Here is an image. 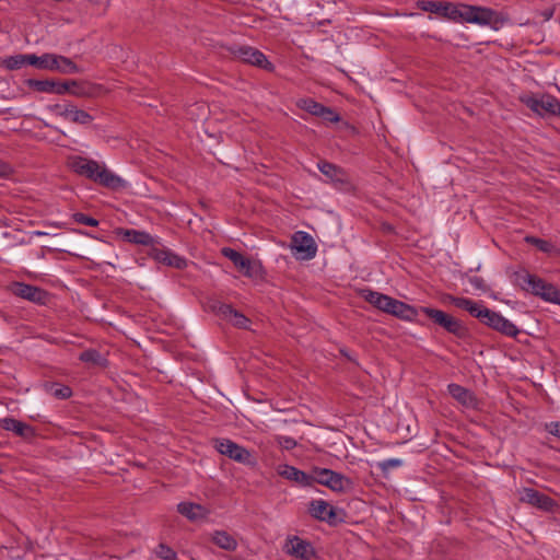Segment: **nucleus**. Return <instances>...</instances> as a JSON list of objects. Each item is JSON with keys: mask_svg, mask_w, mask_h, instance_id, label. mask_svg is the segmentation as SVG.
Segmentation results:
<instances>
[{"mask_svg": "<svg viewBox=\"0 0 560 560\" xmlns=\"http://www.w3.org/2000/svg\"><path fill=\"white\" fill-rule=\"evenodd\" d=\"M71 168L78 175L84 176L96 184L109 188L119 189L126 186L125 180L110 172L106 166L95 160L75 156L71 161Z\"/></svg>", "mask_w": 560, "mask_h": 560, "instance_id": "nucleus-1", "label": "nucleus"}, {"mask_svg": "<svg viewBox=\"0 0 560 560\" xmlns=\"http://www.w3.org/2000/svg\"><path fill=\"white\" fill-rule=\"evenodd\" d=\"M511 280L523 291L539 296L546 302L560 305V290L552 283L528 272L526 269L514 271L511 276Z\"/></svg>", "mask_w": 560, "mask_h": 560, "instance_id": "nucleus-2", "label": "nucleus"}, {"mask_svg": "<svg viewBox=\"0 0 560 560\" xmlns=\"http://www.w3.org/2000/svg\"><path fill=\"white\" fill-rule=\"evenodd\" d=\"M511 280L523 291L539 296L546 302L560 305V290L552 283L528 272L526 269L514 271L511 276Z\"/></svg>", "mask_w": 560, "mask_h": 560, "instance_id": "nucleus-3", "label": "nucleus"}, {"mask_svg": "<svg viewBox=\"0 0 560 560\" xmlns=\"http://www.w3.org/2000/svg\"><path fill=\"white\" fill-rule=\"evenodd\" d=\"M460 22L490 26L497 31L508 22V18L503 13L487 7L463 3Z\"/></svg>", "mask_w": 560, "mask_h": 560, "instance_id": "nucleus-4", "label": "nucleus"}, {"mask_svg": "<svg viewBox=\"0 0 560 560\" xmlns=\"http://www.w3.org/2000/svg\"><path fill=\"white\" fill-rule=\"evenodd\" d=\"M32 66L40 70L56 71L61 74H73L81 71L80 67L70 58L61 55L46 52L31 59Z\"/></svg>", "mask_w": 560, "mask_h": 560, "instance_id": "nucleus-5", "label": "nucleus"}, {"mask_svg": "<svg viewBox=\"0 0 560 560\" xmlns=\"http://www.w3.org/2000/svg\"><path fill=\"white\" fill-rule=\"evenodd\" d=\"M419 313L424 314L435 325L442 327L447 332L454 335L459 339H464L468 336V329L465 327L462 320L453 317L452 315L436 308L420 306Z\"/></svg>", "mask_w": 560, "mask_h": 560, "instance_id": "nucleus-6", "label": "nucleus"}, {"mask_svg": "<svg viewBox=\"0 0 560 560\" xmlns=\"http://www.w3.org/2000/svg\"><path fill=\"white\" fill-rule=\"evenodd\" d=\"M477 319L489 328L506 336L515 338L520 329L500 313L492 311L483 305L482 310L476 313Z\"/></svg>", "mask_w": 560, "mask_h": 560, "instance_id": "nucleus-7", "label": "nucleus"}, {"mask_svg": "<svg viewBox=\"0 0 560 560\" xmlns=\"http://www.w3.org/2000/svg\"><path fill=\"white\" fill-rule=\"evenodd\" d=\"M228 50L235 59L245 63L256 66L268 71H272L275 68L260 50L252 46L234 44L229 46Z\"/></svg>", "mask_w": 560, "mask_h": 560, "instance_id": "nucleus-8", "label": "nucleus"}, {"mask_svg": "<svg viewBox=\"0 0 560 560\" xmlns=\"http://www.w3.org/2000/svg\"><path fill=\"white\" fill-rule=\"evenodd\" d=\"M462 4H454L447 1H431V0H419L417 1V8L419 10L434 13L440 18L451 20L453 22H460L462 16Z\"/></svg>", "mask_w": 560, "mask_h": 560, "instance_id": "nucleus-9", "label": "nucleus"}, {"mask_svg": "<svg viewBox=\"0 0 560 560\" xmlns=\"http://www.w3.org/2000/svg\"><path fill=\"white\" fill-rule=\"evenodd\" d=\"M314 482L323 485L336 492H343L351 487L352 481L342 474L336 472L328 468H315Z\"/></svg>", "mask_w": 560, "mask_h": 560, "instance_id": "nucleus-10", "label": "nucleus"}, {"mask_svg": "<svg viewBox=\"0 0 560 560\" xmlns=\"http://www.w3.org/2000/svg\"><path fill=\"white\" fill-rule=\"evenodd\" d=\"M290 247L294 250L298 258L305 260L314 258L317 253V245L314 238L304 231H298L292 235Z\"/></svg>", "mask_w": 560, "mask_h": 560, "instance_id": "nucleus-11", "label": "nucleus"}, {"mask_svg": "<svg viewBox=\"0 0 560 560\" xmlns=\"http://www.w3.org/2000/svg\"><path fill=\"white\" fill-rule=\"evenodd\" d=\"M215 450L229 458L241 463V464H250L252 454L245 447L238 445L237 443L229 440V439H217L214 440Z\"/></svg>", "mask_w": 560, "mask_h": 560, "instance_id": "nucleus-12", "label": "nucleus"}, {"mask_svg": "<svg viewBox=\"0 0 560 560\" xmlns=\"http://www.w3.org/2000/svg\"><path fill=\"white\" fill-rule=\"evenodd\" d=\"M382 312L405 320H415L419 314V310L388 295L385 298Z\"/></svg>", "mask_w": 560, "mask_h": 560, "instance_id": "nucleus-13", "label": "nucleus"}, {"mask_svg": "<svg viewBox=\"0 0 560 560\" xmlns=\"http://www.w3.org/2000/svg\"><path fill=\"white\" fill-rule=\"evenodd\" d=\"M525 104L540 116L551 115L560 117V102L551 95H545L540 98L528 97Z\"/></svg>", "mask_w": 560, "mask_h": 560, "instance_id": "nucleus-14", "label": "nucleus"}, {"mask_svg": "<svg viewBox=\"0 0 560 560\" xmlns=\"http://www.w3.org/2000/svg\"><path fill=\"white\" fill-rule=\"evenodd\" d=\"M211 310L222 319L229 320L233 326L242 329L248 328L249 319L233 308L232 305L217 301L212 303Z\"/></svg>", "mask_w": 560, "mask_h": 560, "instance_id": "nucleus-15", "label": "nucleus"}, {"mask_svg": "<svg viewBox=\"0 0 560 560\" xmlns=\"http://www.w3.org/2000/svg\"><path fill=\"white\" fill-rule=\"evenodd\" d=\"M520 501L546 512L552 511L557 505L552 498L533 488H523L520 491Z\"/></svg>", "mask_w": 560, "mask_h": 560, "instance_id": "nucleus-16", "label": "nucleus"}, {"mask_svg": "<svg viewBox=\"0 0 560 560\" xmlns=\"http://www.w3.org/2000/svg\"><path fill=\"white\" fill-rule=\"evenodd\" d=\"M149 255L155 261L168 267H174L179 270L187 267V260L184 257L178 256L165 247H156L152 245Z\"/></svg>", "mask_w": 560, "mask_h": 560, "instance_id": "nucleus-17", "label": "nucleus"}, {"mask_svg": "<svg viewBox=\"0 0 560 560\" xmlns=\"http://www.w3.org/2000/svg\"><path fill=\"white\" fill-rule=\"evenodd\" d=\"M12 291L16 296L38 304H46L48 299L47 291L23 282L13 283Z\"/></svg>", "mask_w": 560, "mask_h": 560, "instance_id": "nucleus-18", "label": "nucleus"}, {"mask_svg": "<svg viewBox=\"0 0 560 560\" xmlns=\"http://www.w3.org/2000/svg\"><path fill=\"white\" fill-rule=\"evenodd\" d=\"M285 551L298 559L308 560L315 556V550L311 542L293 536L287 540Z\"/></svg>", "mask_w": 560, "mask_h": 560, "instance_id": "nucleus-19", "label": "nucleus"}, {"mask_svg": "<svg viewBox=\"0 0 560 560\" xmlns=\"http://www.w3.org/2000/svg\"><path fill=\"white\" fill-rule=\"evenodd\" d=\"M25 84L40 93H52L57 95H65L67 94L69 88L63 82H58L55 80H37V79H27L25 80Z\"/></svg>", "mask_w": 560, "mask_h": 560, "instance_id": "nucleus-20", "label": "nucleus"}, {"mask_svg": "<svg viewBox=\"0 0 560 560\" xmlns=\"http://www.w3.org/2000/svg\"><path fill=\"white\" fill-rule=\"evenodd\" d=\"M55 109L57 110L58 115L71 120L74 124L89 125L93 121V117L88 112L78 109L72 104H67L65 106L57 104L55 105Z\"/></svg>", "mask_w": 560, "mask_h": 560, "instance_id": "nucleus-21", "label": "nucleus"}, {"mask_svg": "<svg viewBox=\"0 0 560 560\" xmlns=\"http://www.w3.org/2000/svg\"><path fill=\"white\" fill-rule=\"evenodd\" d=\"M308 511L318 521L336 524V509L324 500H313Z\"/></svg>", "mask_w": 560, "mask_h": 560, "instance_id": "nucleus-22", "label": "nucleus"}, {"mask_svg": "<svg viewBox=\"0 0 560 560\" xmlns=\"http://www.w3.org/2000/svg\"><path fill=\"white\" fill-rule=\"evenodd\" d=\"M0 425L2 429L12 431L15 435L25 440H31L36 434L32 425L10 417L1 419Z\"/></svg>", "mask_w": 560, "mask_h": 560, "instance_id": "nucleus-23", "label": "nucleus"}, {"mask_svg": "<svg viewBox=\"0 0 560 560\" xmlns=\"http://www.w3.org/2000/svg\"><path fill=\"white\" fill-rule=\"evenodd\" d=\"M277 471L281 477L294 481L303 487H308L314 483V476L290 465H280Z\"/></svg>", "mask_w": 560, "mask_h": 560, "instance_id": "nucleus-24", "label": "nucleus"}, {"mask_svg": "<svg viewBox=\"0 0 560 560\" xmlns=\"http://www.w3.org/2000/svg\"><path fill=\"white\" fill-rule=\"evenodd\" d=\"M177 511L191 522L206 520L210 513L203 505L192 502H180L177 505Z\"/></svg>", "mask_w": 560, "mask_h": 560, "instance_id": "nucleus-25", "label": "nucleus"}, {"mask_svg": "<svg viewBox=\"0 0 560 560\" xmlns=\"http://www.w3.org/2000/svg\"><path fill=\"white\" fill-rule=\"evenodd\" d=\"M318 170L335 183L348 184L350 182L348 173L342 167L330 162L323 161L318 163Z\"/></svg>", "mask_w": 560, "mask_h": 560, "instance_id": "nucleus-26", "label": "nucleus"}, {"mask_svg": "<svg viewBox=\"0 0 560 560\" xmlns=\"http://www.w3.org/2000/svg\"><path fill=\"white\" fill-rule=\"evenodd\" d=\"M443 301L448 302L460 310L467 311L475 318L478 316L476 313L481 311L483 307V304L480 302H476L467 298L454 296L452 294L444 295Z\"/></svg>", "mask_w": 560, "mask_h": 560, "instance_id": "nucleus-27", "label": "nucleus"}, {"mask_svg": "<svg viewBox=\"0 0 560 560\" xmlns=\"http://www.w3.org/2000/svg\"><path fill=\"white\" fill-rule=\"evenodd\" d=\"M65 84L69 88L67 93L78 97H93L98 89L97 85L78 80H66Z\"/></svg>", "mask_w": 560, "mask_h": 560, "instance_id": "nucleus-28", "label": "nucleus"}, {"mask_svg": "<svg viewBox=\"0 0 560 560\" xmlns=\"http://www.w3.org/2000/svg\"><path fill=\"white\" fill-rule=\"evenodd\" d=\"M122 235L124 240L137 245L152 246L154 238L144 231H138L133 229H119L117 232Z\"/></svg>", "mask_w": 560, "mask_h": 560, "instance_id": "nucleus-29", "label": "nucleus"}, {"mask_svg": "<svg viewBox=\"0 0 560 560\" xmlns=\"http://www.w3.org/2000/svg\"><path fill=\"white\" fill-rule=\"evenodd\" d=\"M450 395L460 402L463 406L470 407L475 402V397L470 390L458 384H450L447 386Z\"/></svg>", "mask_w": 560, "mask_h": 560, "instance_id": "nucleus-30", "label": "nucleus"}, {"mask_svg": "<svg viewBox=\"0 0 560 560\" xmlns=\"http://www.w3.org/2000/svg\"><path fill=\"white\" fill-rule=\"evenodd\" d=\"M32 58H35L34 54H25V55L18 54V55L4 58L1 61V65L8 70H19L26 65L32 66V61H31Z\"/></svg>", "mask_w": 560, "mask_h": 560, "instance_id": "nucleus-31", "label": "nucleus"}, {"mask_svg": "<svg viewBox=\"0 0 560 560\" xmlns=\"http://www.w3.org/2000/svg\"><path fill=\"white\" fill-rule=\"evenodd\" d=\"M212 542L228 551H234L237 548L236 539L225 530H215L212 535Z\"/></svg>", "mask_w": 560, "mask_h": 560, "instance_id": "nucleus-32", "label": "nucleus"}, {"mask_svg": "<svg viewBox=\"0 0 560 560\" xmlns=\"http://www.w3.org/2000/svg\"><path fill=\"white\" fill-rule=\"evenodd\" d=\"M46 393L51 395L56 399H68L72 396V389L68 385H63L56 382H46L44 384Z\"/></svg>", "mask_w": 560, "mask_h": 560, "instance_id": "nucleus-33", "label": "nucleus"}, {"mask_svg": "<svg viewBox=\"0 0 560 560\" xmlns=\"http://www.w3.org/2000/svg\"><path fill=\"white\" fill-rule=\"evenodd\" d=\"M79 360L92 364L95 366L106 368L108 365V360L102 355V353L95 349H88L80 353Z\"/></svg>", "mask_w": 560, "mask_h": 560, "instance_id": "nucleus-34", "label": "nucleus"}, {"mask_svg": "<svg viewBox=\"0 0 560 560\" xmlns=\"http://www.w3.org/2000/svg\"><path fill=\"white\" fill-rule=\"evenodd\" d=\"M221 253L224 257L230 259L240 271L248 265V258L231 247H223Z\"/></svg>", "mask_w": 560, "mask_h": 560, "instance_id": "nucleus-35", "label": "nucleus"}, {"mask_svg": "<svg viewBox=\"0 0 560 560\" xmlns=\"http://www.w3.org/2000/svg\"><path fill=\"white\" fill-rule=\"evenodd\" d=\"M361 295L364 298L366 302L372 304L377 310L382 311L383 303L385 301L386 294L372 291L370 289H365L361 291Z\"/></svg>", "mask_w": 560, "mask_h": 560, "instance_id": "nucleus-36", "label": "nucleus"}, {"mask_svg": "<svg viewBox=\"0 0 560 560\" xmlns=\"http://www.w3.org/2000/svg\"><path fill=\"white\" fill-rule=\"evenodd\" d=\"M298 106L308 114L318 117L325 105L314 101L313 98H302L298 102Z\"/></svg>", "mask_w": 560, "mask_h": 560, "instance_id": "nucleus-37", "label": "nucleus"}, {"mask_svg": "<svg viewBox=\"0 0 560 560\" xmlns=\"http://www.w3.org/2000/svg\"><path fill=\"white\" fill-rule=\"evenodd\" d=\"M241 272L248 278L258 279L262 278L264 268L260 261L250 260L248 258V265Z\"/></svg>", "mask_w": 560, "mask_h": 560, "instance_id": "nucleus-38", "label": "nucleus"}, {"mask_svg": "<svg viewBox=\"0 0 560 560\" xmlns=\"http://www.w3.org/2000/svg\"><path fill=\"white\" fill-rule=\"evenodd\" d=\"M525 241L528 244L536 246L542 253H550L553 248V245L550 242L535 236H526Z\"/></svg>", "mask_w": 560, "mask_h": 560, "instance_id": "nucleus-39", "label": "nucleus"}, {"mask_svg": "<svg viewBox=\"0 0 560 560\" xmlns=\"http://www.w3.org/2000/svg\"><path fill=\"white\" fill-rule=\"evenodd\" d=\"M155 555L158 558L163 560H176V552L165 544H159L155 549Z\"/></svg>", "mask_w": 560, "mask_h": 560, "instance_id": "nucleus-40", "label": "nucleus"}, {"mask_svg": "<svg viewBox=\"0 0 560 560\" xmlns=\"http://www.w3.org/2000/svg\"><path fill=\"white\" fill-rule=\"evenodd\" d=\"M324 121L338 122L340 121V115L336 113L331 107L324 106L322 114L318 115Z\"/></svg>", "mask_w": 560, "mask_h": 560, "instance_id": "nucleus-41", "label": "nucleus"}, {"mask_svg": "<svg viewBox=\"0 0 560 560\" xmlns=\"http://www.w3.org/2000/svg\"><path fill=\"white\" fill-rule=\"evenodd\" d=\"M73 220L77 223L89 225V226H97L98 225V221L96 219H94L85 213H82V212L74 213Z\"/></svg>", "mask_w": 560, "mask_h": 560, "instance_id": "nucleus-42", "label": "nucleus"}, {"mask_svg": "<svg viewBox=\"0 0 560 560\" xmlns=\"http://www.w3.org/2000/svg\"><path fill=\"white\" fill-rule=\"evenodd\" d=\"M402 465V462L398 458H389L378 463V467L383 472H387L392 468H396Z\"/></svg>", "mask_w": 560, "mask_h": 560, "instance_id": "nucleus-43", "label": "nucleus"}, {"mask_svg": "<svg viewBox=\"0 0 560 560\" xmlns=\"http://www.w3.org/2000/svg\"><path fill=\"white\" fill-rule=\"evenodd\" d=\"M277 441L282 448L288 451L293 450L298 444L291 436H278Z\"/></svg>", "mask_w": 560, "mask_h": 560, "instance_id": "nucleus-44", "label": "nucleus"}, {"mask_svg": "<svg viewBox=\"0 0 560 560\" xmlns=\"http://www.w3.org/2000/svg\"><path fill=\"white\" fill-rule=\"evenodd\" d=\"M545 428L548 433L560 439V422L559 421H552V422L546 423Z\"/></svg>", "mask_w": 560, "mask_h": 560, "instance_id": "nucleus-45", "label": "nucleus"}, {"mask_svg": "<svg viewBox=\"0 0 560 560\" xmlns=\"http://www.w3.org/2000/svg\"><path fill=\"white\" fill-rule=\"evenodd\" d=\"M469 282L476 288V289H483L485 281L480 277H472L470 278Z\"/></svg>", "mask_w": 560, "mask_h": 560, "instance_id": "nucleus-46", "label": "nucleus"}, {"mask_svg": "<svg viewBox=\"0 0 560 560\" xmlns=\"http://www.w3.org/2000/svg\"><path fill=\"white\" fill-rule=\"evenodd\" d=\"M10 167L7 163L0 161V177L8 175Z\"/></svg>", "mask_w": 560, "mask_h": 560, "instance_id": "nucleus-47", "label": "nucleus"}, {"mask_svg": "<svg viewBox=\"0 0 560 560\" xmlns=\"http://www.w3.org/2000/svg\"><path fill=\"white\" fill-rule=\"evenodd\" d=\"M50 233L49 232H46V231H33L32 232V235H35V236H46V235H49Z\"/></svg>", "mask_w": 560, "mask_h": 560, "instance_id": "nucleus-48", "label": "nucleus"}, {"mask_svg": "<svg viewBox=\"0 0 560 560\" xmlns=\"http://www.w3.org/2000/svg\"><path fill=\"white\" fill-rule=\"evenodd\" d=\"M341 353L345 355V357H348L347 352L345 350H341Z\"/></svg>", "mask_w": 560, "mask_h": 560, "instance_id": "nucleus-49", "label": "nucleus"}, {"mask_svg": "<svg viewBox=\"0 0 560 560\" xmlns=\"http://www.w3.org/2000/svg\"><path fill=\"white\" fill-rule=\"evenodd\" d=\"M546 15H548V18H549V16H552V13L546 12Z\"/></svg>", "mask_w": 560, "mask_h": 560, "instance_id": "nucleus-50", "label": "nucleus"}, {"mask_svg": "<svg viewBox=\"0 0 560 560\" xmlns=\"http://www.w3.org/2000/svg\"><path fill=\"white\" fill-rule=\"evenodd\" d=\"M546 15H548V18H549V16H552V13L546 12Z\"/></svg>", "mask_w": 560, "mask_h": 560, "instance_id": "nucleus-51", "label": "nucleus"}]
</instances>
